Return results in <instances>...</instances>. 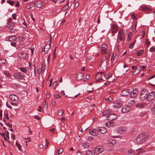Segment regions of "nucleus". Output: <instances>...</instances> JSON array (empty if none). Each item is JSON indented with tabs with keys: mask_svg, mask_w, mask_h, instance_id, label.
I'll return each mask as SVG.
<instances>
[{
	"mask_svg": "<svg viewBox=\"0 0 155 155\" xmlns=\"http://www.w3.org/2000/svg\"><path fill=\"white\" fill-rule=\"evenodd\" d=\"M105 101H106L107 102H110V101H111V100L110 99L108 98H106L105 99Z\"/></svg>",
	"mask_w": 155,
	"mask_h": 155,
	"instance_id": "63",
	"label": "nucleus"
},
{
	"mask_svg": "<svg viewBox=\"0 0 155 155\" xmlns=\"http://www.w3.org/2000/svg\"><path fill=\"white\" fill-rule=\"evenodd\" d=\"M110 135L111 137H113L114 138H120V136L113 135L112 132L110 133Z\"/></svg>",
	"mask_w": 155,
	"mask_h": 155,
	"instance_id": "53",
	"label": "nucleus"
},
{
	"mask_svg": "<svg viewBox=\"0 0 155 155\" xmlns=\"http://www.w3.org/2000/svg\"><path fill=\"white\" fill-rule=\"evenodd\" d=\"M63 151V150L62 148H59L58 149L57 151L58 154L61 153Z\"/></svg>",
	"mask_w": 155,
	"mask_h": 155,
	"instance_id": "38",
	"label": "nucleus"
},
{
	"mask_svg": "<svg viewBox=\"0 0 155 155\" xmlns=\"http://www.w3.org/2000/svg\"><path fill=\"white\" fill-rule=\"evenodd\" d=\"M16 146L17 147L18 149L19 150H21V146L20 145L18 144L17 142H16L15 143Z\"/></svg>",
	"mask_w": 155,
	"mask_h": 155,
	"instance_id": "44",
	"label": "nucleus"
},
{
	"mask_svg": "<svg viewBox=\"0 0 155 155\" xmlns=\"http://www.w3.org/2000/svg\"><path fill=\"white\" fill-rule=\"evenodd\" d=\"M104 150V148L103 146H98L95 148V153L96 154H99L103 152Z\"/></svg>",
	"mask_w": 155,
	"mask_h": 155,
	"instance_id": "6",
	"label": "nucleus"
},
{
	"mask_svg": "<svg viewBox=\"0 0 155 155\" xmlns=\"http://www.w3.org/2000/svg\"><path fill=\"white\" fill-rule=\"evenodd\" d=\"M7 2L9 4L13 6V1L11 0H7Z\"/></svg>",
	"mask_w": 155,
	"mask_h": 155,
	"instance_id": "48",
	"label": "nucleus"
},
{
	"mask_svg": "<svg viewBox=\"0 0 155 155\" xmlns=\"http://www.w3.org/2000/svg\"><path fill=\"white\" fill-rule=\"evenodd\" d=\"M117 26L116 25H114L113 28V32L114 33L117 32Z\"/></svg>",
	"mask_w": 155,
	"mask_h": 155,
	"instance_id": "33",
	"label": "nucleus"
},
{
	"mask_svg": "<svg viewBox=\"0 0 155 155\" xmlns=\"http://www.w3.org/2000/svg\"><path fill=\"white\" fill-rule=\"evenodd\" d=\"M14 23L13 22L10 21H8L7 25V27L11 29L10 32L12 33H14L15 31V30L13 29V28L14 26Z\"/></svg>",
	"mask_w": 155,
	"mask_h": 155,
	"instance_id": "5",
	"label": "nucleus"
},
{
	"mask_svg": "<svg viewBox=\"0 0 155 155\" xmlns=\"http://www.w3.org/2000/svg\"><path fill=\"white\" fill-rule=\"evenodd\" d=\"M86 153L87 155H94L95 153V152L91 151L90 150L87 151Z\"/></svg>",
	"mask_w": 155,
	"mask_h": 155,
	"instance_id": "30",
	"label": "nucleus"
},
{
	"mask_svg": "<svg viewBox=\"0 0 155 155\" xmlns=\"http://www.w3.org/2000/svg\"><path fill=\"white\" fill-rule=\"evenodd\" d=\"M117 116L115 114H110L109 117L107 118V119H108L110 120H113L116 119L117 118Z\"/></svg>",
	"mask_w": 155,
	"mask_h": 155,
	"instance_id": "16",
	"label": "nucleus"
},
{
	"mask_svg": "<svg viewBox=\"0 0 155 155\" xmlns=\"http://www.w3.org/2000/svg\"><path fill=\"white\" fill-rule=\"evenodd\" d=\"M24 76L25 75L21 73H15L13 75L14 78L19 80L22 79Z\"/></svg>",
	"mask_w": 155,
	"mask_h": 155,
	"instance_id": "7",
	"label": "nucleus"
},
{
	"mask_svg": "<svg viewBox=\"0 0 155 155\" xmlns=\"http://www.w3.org/2000/svg\"><path fill=\"white\" fill-rule=\"evenodd\" d=\"M114 124L112 122L109 121L106 123L105 125L108 127H112Z\"/></svg>",
	"mask_w": 155,
	"mask_h": 155,
	"instance_id": "26",
	"label": "nucleus"
},
{
	"mask_svg": "<svg viewBox=\"0 0 155 155\" xmlns=\"http://www.w3.org/2000/svg\"><path fill=\"white\" fill-rule=\"evenodd\" d=\"M83 75V74L81 73L78 74V75L77 77V79L78 80H81L82 78Z\"/></svg>",
	"mask_w": 155,
	"mask_h": 155,
	"instance_id": "39",
	"label": "nucleus"
},
{
	"mask_svg": "<svg viewBox=\"0 0 155 155\" xmlns=\"http://www.w3.org/2000/svg\"><path fill=\"white\" fill-rule=\"evenodd\" d=\"M135 101L134 100H132L130 101L128 103L129 105L130 106H132L135 104Z\"/></svg>",
	"mask_w": 155,
	"mask_h": 155,
	"instance_id": "35",
	"label": "nucleus"
},
{
	"mask_svg": "<svg viewBox=\"0 0 155 155\" xmlns=\"http://www.w3.org/2000/svg\"><path fill=\"white\" fill-rule=\"evenodd\" d=\"M148 136L147 132L142 133L139 135L136 138V141L138 143H144Z\"/></svg>",
	"mask_w": 155,
	"mask_h": 155,
	"instance_id": "1",
	"label": "nucleus"
},
{
	"mask_svg": "<svg viewBox=\"0 0 155 155\" xmlns=\"http://www.w3.org/2000/svg\"><path fill=\"white\" fill-rule=\"evenodd\" d=\"M150 105L151 106H153L151 109V113L153 114H155V105H154L152 103H150Z\"/></svg>",
	"mask_w": 155,
	"mask_h": 155,
	"instance_id": "21",
	"label": "nucleus"
},
{
	"mask_svg": "<svg viewBox=\"0 0 155 155\" xmlns=\"http://www.w3.org/2000/svg\"><path fill=\"white\" fill-rule=\"evenodd\" d=\"M130 92V90H124L122 91L121 94L122 96L125 97L129 95Z\"/></svg>",
	"mask_w": 155,
	"mask_h": 155,
	"instance_id": "13",
	"label": "nucleus"
},
{
	"mask_svg": "<svg viewBox=\"0 0 155 155\" xmlns=\"http://www.w3.org/2000/svg\"><path fill=\"white\" fill-rule=\"evenodd\" d=\"M50 47V45H46L44 47V50L43 51L45 53H47ZM42 51L43 52V49H42Z\"/></svg>",
	"mask_w": 155,
	"mask_h": 155,
	"instance_id": "22",
	"label": "nucleus"
},
{
	"mask_svg": "<svg viewBox=\"0 0 155 155\" xmlns=\"http://www.w3.org/2000/svg\"><path fill=\"white\" fill-rule=\"evenodd\" d=\"M142 104H137L136 105V107H142Z\"/></svg>",
	"mask_w": 155,
	"mask_h": 155,
	"instance_id": "64",
	"label": "nucleus"
},
{
	"mask_svg": "<svg viewBox=\"0 0 155 155\" xmlns=\"http://www.w3.org/2000/svg\"><path fill=\"white\" fill-rule=\"evenodd\" d=\"M149 51L151 52H153L155 51V48L153 47H150Z\"/></svg>",
	"mask_w": 155,
	"mask_h": 155,
	"instance_id": "60",
	"label": "nucleus"
},
{
	"mask_svg": "<svg viewBox=\"0 0 155 155\" xmlns=\"http://www.w3.org/2000/svg\"><path fill=\"white\" fill-rule=\"evenodd\" d=\"M34 4L37 8H40L43 6V4L40 1L37 2L36 3H34Z\"/></svg>",
	"mask_w": 155,
	"mask_h": 155,
	"instance_id": "24",
	"label": "nucleus"
},
{
	"mask_svg": "<svg viewBox=\"0 0 155 155\" xmlns=\"http://www.w3.org/2000/svg\"><path fill=\"white\" fill-rule=\"evenodd\" d=\"M48 144H49V142H48V140H47V139H46L45 140V145H46V148H47L48 145Z\"/></svg>",
	"mask_w": 155,
	"mask_h": 155,
	"instance_id": "59",
	"label": "nucleus"
},
{
	"mask_svg": "<svg viewBox=\"0 0 155 155\" xmlns=\"http://www.w3.org/2000/svg\"><path fill=\"white\" fill-rule=\"evenodd\" d=\"M11 137L12 140H15V135L13 133L11 134Z\"/></svg>",
	"mask_w": 155,
	"mask_h": 155,
	"instance_id": "54",
	"label": "nucleus"
},
{
	"mask_svg": "<svg viewBox=\"0 0 155 155\" xmlns=\"http://www.w3.org/2000/svg\"><path fill=\"white\" fill-rule=\"evenodd\" d=\"M116 143V141L114 140H110L107 143V145L110 146H112Z\"/></svg>",
	"mask_w": 155,
	"mask_h": 155,
	"instance_id": "23",
	"label": "nucleus"
},
{
	"mask_svg": "<svg viewBox=\"0 0 155 155\" xmlns=\"http://www.w3.org/2000/svg\"><path fill=\"white\" fill-rule=\"evenodd\" d=\"M131 33H129L127 35V40L128 41H129L131 40L132 37V34H131Z\"/></svg>",
	"mask_w": 155,
	"mask_h": 155,
	"instance_id": "37",
	"label": "nucleus"
},
{
	"mask_svg": "<svg viewBox=\"0 0 155 155\" xmlns=\"http://www.w3.org/2000/svg\"><path fill=\"white\" fill-rule=\"evenodd\" d=\"M44 107L45 109H46L48 107V104L46 103V101L44 100L43 102Z\"/></svg>",
	"mask_w": 155,
	"mask_h": 155,
	"instance_id": "40",
	"label": "nucleus"
},
{
	"mask_svg": "<svg viewBox=\"0 0 155 155\" xmlns=\"http://www.w3.org/2000/svg\"><path fill=\"white\" fill-rule=\"evenodd\" d=\"M103 73V72H101V73H98L96 75V82H98L99 81V79L100 78L99 76V74H102Z\"/></svg>",
	"mask_w": 155,
	"mask_h": 155,
	"instance_id": "36",
	"label": "nucleus"
},
{
	"mask_svg": "<svg viewBox=\"0 0 155 155\" xmlns=\"http://www.w3.org/2000/svg\"><path fill=\"white\" fill-rule=\"evenodd\" d=\"M5 134L6 135V136L8 137V139H9V132L8 131L6 130L5 131Z\"/></svg>",
	"mask_w": 155,
	"mask_h": 155,
	"instance_id": "58",
	"label": "nucleus"
},
{
	"mask_svg": "<svg viewBox=\"0 0 155 155\" xmlns=\"http://www.w3.org/2000/svg\"><path fill=\"white\" fill-rule=\"evenodd\" d=\"M6 61V60L5 59H1L0 60V64L2 65V64H4L5 63Z\"/></svg>",
	"mask_w": 155,
	"mask_h": 155,
	"instance_id": "43",
	"label": "nucleus"
},
{
	"mask_svg": "<svg viewBox=\"0 0 155 155\" xmlns=\"http://www.w3.org/2000/svg\"><path fill=\"white\" fill-rule=\"evenodd\" d=\"M135 152L134 150L130 149L128 151V155H134Z\"/></svg>",
	"mask_w": 155,
	"mask_h": 155,
	"instance_id": "29",
	"label": "nucleus"
},
{
	"mask_svg": "<svg viewBox=\"0 0 155 155\" xmlns=\"http://www.w3.org/2000/svg\"><path fill=\"white\" fill-rule=\"evenodd\" d=\"M12 17L13 19L15 20L16 18V15L15 14H13L12 15Z\"/></svg>",
	"mask_w": 155,
	"mask_h": 155,
	"instance_id": "62",
	"label": "nucleus"
},
{
	"mask_svg": "<svg viewBox=\"0 0 155 155\" xmlns=\"http://www.w3.org/2000/svg\"><path fill=\"white\" fill-rule=\"evenodd\" d=\"M97 130L98 133L99 132L101 133L102 134L105 133L107 131V129L103 127H97Z\"/></svg>",
	"mask_w": 155,
	"mask_h": 155,
	"instance_id": "14",
	"label": "nucleus"
},
{
	"mask_svg": "<svg viewBox=\"0 0 155 155\" xmlns=\"http://www.w3.org/2000/svg\"><path fill=\"white\" fill-rule=\"evenodd\" d=\"M136 26H137V25L135 24V26L133 27L132 30H133V31H134V32H136Z\"/></svg>",
	"mask_w": 155,
	"mask_h": 155,
	"instance_id": "57",
	"label": "nucleus"
},
{
	"mask_svg": "<svg viewBox=\"0 0 155 155\" xmlns=\"http://www.w3.org/2000/svg\"><path fill=\"white\" fill-rule=\"evenodd\" d=\"M111 77V74L110 73H108L107 74L104 75L105 78L106 79H109Z\"/></svg>",
	"mask_w": 155,
	"mask_h": 155,
	"instance_id": "42",
	"label": "nucleus"
},
{
	"mask_svg": "<svg viewBox=\"0 0 155 155\" xmlns=\"http://www.w3.org/2000/svg\"><path fill=\"white\" fill-rule=\"evenodd\" d=\"M147 101H150L153 99L155 96V92L154 91H152L149 94L147 92Z\"/></svg>",
	"mask_w": 155,
	"mask_h": 155,
	"instance_id": "4",
	"label": "nucleus"
},
{
	"mask_svg": "<svg viewBox=\"0 0 155 155\" xmlns=\"http://www.w3.org/2000/svg\"><path fill=\"white\" fill-rule=\"evenodd\" d=\"M141 9L142 11H147L150 10L148 8L146 7H141Z\"/></svg>",
	"mask_w": 155,
	"mask_h": 155,
	"instance_id": "41",
	"label": "nucleus"
},
{
	"mask_svg": "<svg viewBox=\"0 0 155 155\" xmlns=\"http://www.w3.org/2000/svg\"><path fill=\"white\" fill-rule=\"evenodd\" d=\"M46 68V65L45 64H43L41 65V69L39 68V69L41 70V72H44Z\"/></svg>",
	"mask_w": 155,
	"mask_h": 155,
	"instance_id": "27",
	"label": "nucleus"
},
{
	"mask_svg": "<svg viewBox=\"0 0 155 155\" xmlns=\"http://www.w3.org/2000/svg\"><path fill=\"white\" fill-rule=\"evenodd\" d=\"M147 91L145 89H143L141 91L140 96V98L142 101H147Z\"/></svg>",
	"mask_w": 155,
	"mask_h": 155,
	"instance_id": "3",
	"label": "nucleus"
},
{
	"mask_svg": "<svg viewBox=\"0 0 155 155\" xmlns=\"http://www.w3.org/2000/svg\"><path fill=\"white\" fill-rule=\"evenodd\" d=\"M19 69L21 72L24 73H26L27 72L26 69L24 67H20Z\"/></svg>",
	"mask_w": 155,
	"mask_h": 155,
	"instance_id": "32",
	"label": "nucleus"
},
{
	"mask_svg": "<svg viewBox=\"0 0 155 155\" xmlns=\"http://www.w3.org/2000/svg\"><path fill=\"white\" fill-rule=\"evenodd\" d=\"M8 39L10 41H11L15 40L16 39V37L14 36H10L8 37Z\"/></svg>",
	"mask_w": 155,
	"mask_h": 155,
	"instance_id": "34",
	"label": "nucleus"
},
{
	"mask_svg": "<svg viewBox=\"0 0 155 155\" xmlns=\"http://www.w3.org/2000/svg\"><path fill=\"white\" fill-rule=\"evenodd\" d=\"M130 109L129 106L127 105H125L123 106L122 108V112L123 113H126L129 111Z\"/></svg>",
	"mask_w": 155,
	"mask_h": 155,
	"instance_id": "11",
	"label": "nucleus"
},
{
	"mask_svg": "<svg viewBox=\"0 0 155 155\" xmlns=\"http://www.w3.org/2000/svg\"><path fill=\"white\" fill-rule=\"evenodd\" d=\"M131 18L133 20H136L137 18L136 16H135L134 14H132Z\"/></svg>",
	"mask_w": 155,
	"mask_h": 155,
	"instance_id": "51",
	"label": "nucleus"
},
{
	"mask_svg": "<svg viewBox=\"0 0 155 155\" xmlns=\"http://www.w3.org/2000/svg\"><path fill=\"white\" fill-rule=\"evenodd\" d=\"M64 113L63 110H59L58 112V115L60 116H61Z\"/></svg>",
	"mask_w": 155,
	"mask_h": 155,
	"instance_id": "46",
	"label": "nucleus"
},
{
	"mask_svg": "<svg viewBox=\"0 0 155 155\" xmlns=\"http://www.w3.org/2000/svg\"><path fill=\"white\" fill-rule=\"evenodd\" d=\"M82 146L84 148H87L89 147V143L87 142H84Z\"/></svg>",
	"mask_w": 155,
	"mask_h": 155,
	"instance_id": "31",
	"label": "nucleus"
},
{
	"mask_svg": "<svg viewBox=\"0 0 155 155\" xmlns=\"http://www.w3.org/2000/svg\"><path fill=\"white\" fill-rule=\"evenodd\" d=\"M145 35V31H141L140 36H141V38H143Z\"/></svg>",
	"mask_w": 155,
	"mask_h": 155,
	"instance_id": "49",
	"label": "nucleus"
},
{
	"mask_svg": "<svg viewBox=\"0 0 155 155\" xmlns=\"http://www.w3.org/2000/svg\"><path fill=\"white\" fill-rule=\"evenodd\" d=\"M110 56V54L107 53L106 54V55H105V58L106 60H108Z\"/></svg>",
	"mask_w": 155,
	"mask_h": 155,
	"instance_id": "47",
	"label": "nucleus"
},
{
	"mask_svg": "<svg viewBox=\"0 0 155 155\" xmlns=\"http://www.w3.org/2000/svg\"><path fill=\"white\" fill-rule=\"evenodd\" d=\"M140 67L137 66L133 70V74L134 75H136L140 72Z\"/></svg>",
	"mask_w": 155,
	"mask_h": 155,
	"instance_id": "19",
	"label": "nucleus"
},
{
	"mask_svg": "<svg viewBox=\"0 0 155 155\" xmlns=\"http://www.w3.org/2000/svg\"><path fill=\"white\" fill-rule=\"evenodd\" d=\"M5 75L7 77H9V78L11 77V75L7 72L5 71L4 73Z\"/></svg>",
	"mask_w": 155,
	"mask_h": 155,
	"instance_id": "50",
	"label": "nucleus"
},
{
	"mask_svg": "<svg viewBox=\"0 0 155 155\" xmlns=\"http://www.w3.org/2000/svg\"><path fill=\"white\" fill-rule=\"evenodd\" d=\"M107 51V46L106 44L104 43L101 46V52L102 54L106 53Z\"/></svg>",
	"mask_w": 155,
	"mask_h": 155,
	"instance_id": "10",
	"label": "nucleus"
},
{
	"mask_svg": "<svg viewBox=\"0 0 155 155\" xmlns=\"http://www.w3.org/2000/svg\"><path fill=\"white\" fill-rule=\"evenodd\" d=\"M124 31L122 29H120L118 32L117 42L119 43L121 41H124L125 39Z\"/></svg>",
	"mask_w": 155,
	"mask_h": 155,
	"instance_id": "2",
	"label": "nucleus"
},
{
	"mask_svg": "<svg viewBox=\"0 0 155 155\" xmlns=\"http://www.w3.org/2000/svg\"><path fill=\"white\" fill-rule=\"evenodd\" d=\"M144 152V150L142 148H139L137 149L135 151V153L137 155H139L140 154L143 153Z\"/></svg>",
	"mask_w": 155,
	"mask_h": 155,
	"instance_id": "20",
	"label": "nucleus"
},
{
	"mask_svg": "<svg viewBox=\"0 0 155 155\" xmlns=\"http://www.w3.org/2000/svg\"><path fill=\"white\" fill-rule=\"evenodd\" d=\"M127 128L124 127H120L118 128L117 132L120 134H123L127 131Z\"/></svg>",
	"mask_w": 155,
	"mask_h": 155,
	"instance_id": "12",
	"label": "nucleus"
},
{
	"mask_svg": "<svg viewBox=\"0 0 155 155\" xmlns=\"http://www.w3.org/2000/svg\"><path fill=\"white\" fill-rule=\"evenodd\" d=\"M121 106L122 105L120 104L117 103V104H115L114 105H113V107L115 108H119L121 107Z\"/></svg>",
	"mask_w": 155,
	"mask_h": 155,
	"instance_id": "28",
	"label": "nucleus"
},
{
	"mask_svg": "<svg viewBox=\"0 0 155 155\" xmlns=\"http://www.w3.org/2000/svg\"><path fill=\"white\" fill-rule=\"evenodd\" d=\"M130 96L131 97H134L137 96L138 94V91L137 88L134 89L130 92Z\"/></svg>",
	"mask_w": 155,
	"mask_h": 155,
	"instance_id": "8",
	"label": "nucleus"
},
{
	"mask_svg": "<svg viewBox=\"0 0 155 155\" xmlns=\"http://www.w3.org/2000/svg\"><path fill=\"white\" fill-rule=\"evenodd\" d=\"M69 0H68L67 2V3L63 7L62 9L64 10L65 11L68 8H69Z\"/></svg>",
	"mask_w": 155,
	"mask_h": 155,
	"instance_id": "25",
	"label": "nucleus"
},
{
	"mask_svg": "<svg viewBox=\"0 0 155 155\" xmlns=\"http://www.w3.org/2000/svg\"><path fill=\"white\" fill-rule=\"evenodd\" d=\"M111 111L110 110H105L104 111L102 114V115L103 116H107V118L109 116L110 114L111 113Z\"/></svg>",
	"mask_w": 155,
	"mask_h": 155,
	"instance_id": "15",
	"label": "nucleus"
},
{
	"mask_svg": "<svg viewBox=\"0 0 155 155\" xmlns=\"http://www.w3.org/2000/svg\"><path fill=\"white\" fill-rule=\"evenodd\" d=\"M18 56L19 58L20 59H25L26 57V54L25 52H21L18 53Z\"/></svg>",
	"mask_w": 155,
	"mask_h": 155,
	"instance_id": "18",
	"label": "nucleus"
},
{
	"mask_svg": "<svg viewBox=\"0 0 155 155\" xmlns=\"http://www.w3.org/2000/svg\"><path fill=\"white\" fill-rule=\"evenodd\" d=\"M89 133L91 135L93 136H96L99 133L97 130V128H96V129H92L89 130Z\"/></svg>",
	"mask_w": 155,
	"mask_h": 155,
	"instance_id": "9",
	"label": "nucleus"
},
{
	"mask_svg": "<svg viewBox=\"0 0 155 155\" xmlns=\"http://www.w3.org/2000/svg\"><path fill=\"white\" fill-rule=\"evenodd\" d=\"M136 42V41H134L132 43H131L130 45L129 48H130L132 49L133 48L134 45V43Z\"/></svg>",
	"mask_w": 155,
	"mask_h": 155,
	"instance_id": "45",
	"label": "nucleus"
},
{
	"mask_svg": "<svg viewBox=\"0 0 155 155\" xmlns=\"http://www.w3.org/2000/svg\"><path fill=\"white\" fill-rule=\"evenodd\" d=\"M51 103L52 105L53 106H54L56 102L53 99V100H52L51 101Z\"/></svg>",
	"mask_w": 155,
	"mask_h": 155,
	"instance_id": "56",
	"label": "nucleus"
},
{
	"mask_svg": "<svg viewBox=\"0 0 155 155\" xmlns=\"http://www.w3.org/2000/svg\"><path fill=\"white\" fill-rule=\"evenodd\" d=\"M4 117L7 120H8L9 119V117L8 116V114L6 113H5L4 114Z\"/></svg>",
	"mask_w": 155,
	"mask_h": 155,
	"instance_id": "55",
	"label": "nucleus"
},
{
	"mask_svg": "<svg viewBox=\"0 0 155 155\" xmlns=\"http://www.w3.org/2000/svg\"><path fill=\"white\" fill-rule=\"evenodd\" d=\"M143 50H140L137 53V54L138 56H140L141 55V54H142V53H143Z\"/></svg>",
	"mask_w": 155,
	"mask_h": 155,
	"instance_id": "52",
	"label": "nucleus"
},
{
	"mask_svg": "<svg viewBox=\"0 0 155 155\" xmlns=\"http://www.w3.org/2000/svg\"><path fill=\"white\" fill-rule=\"evenodd\" d=\"M9 98L12 101H17L18 100V98L17 96L14 94H11Z\"/></svg>",
	"mask_w": 155,
	"mask_h": 155,
	"instance_id": "17",
	"label": "nucleus"
},
{
	"mask_svg": "<svg viewBox=\"0 0 155 155\" xmlns=\"http://www.w3.org/2000/svg\"><path fill=\"white\" fill-rule=\"evenodd\" d=\"M6 125L9 128L12 127V125L8 123H6Z\"/></svg>",
	"mask_w": 155,
	"mask_h": 155,
	"instance_id": "61",
	"label": "nucleus"
}]
</instances>
